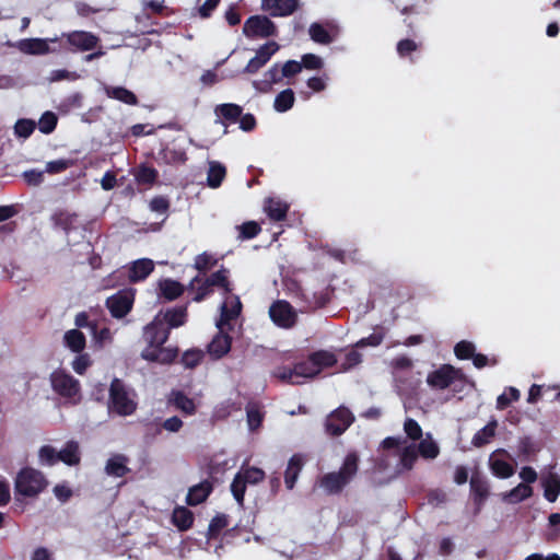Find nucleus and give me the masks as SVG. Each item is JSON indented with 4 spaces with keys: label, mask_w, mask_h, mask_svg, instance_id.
<instances>
[{
    "label": "nucleus",
    "mask_w": 560,
    "mask_h": 560,
    "mask_svg": "<svg viewBox=\"0 0 560 560\" xmlns=\"http://www.w3.org/2000/svg\"><path fill=\"white\" fill-rule=\"evenodd\" d=\"M359 455L350 452L346 455L338 471L327 472L319 479V486L327 494H339L355 477L359 470Z\"/></svg>",
    "instance_id": "obj_1"
},
{
    "label": "nucleus",
    "mask_w": 560,
    "mask_h": 560,
    "mask_svg": "<svg viewBox=\"0 0 560 560\" xmlns=\"http://www.w3.org/2000/svg\"><path fill=\"white\" fill-rule=\"evenodd\" d=\"M108 410L120 417L131 416L136 412L138 404L130 397V392L125 383L115 377L109 385Z\"/></svg>",
    "instance_id": "obj_2"
},
{
    "label": "nucleus",
    "mask_w": 560,
    "mask_h": 560,
    "mask_svg": "<svg viewBox=\"0 0 560 560\" xmlns=\"http://www.w3.org/2000/svg\"><path fill=\"white\" fill-rule=\"evenodd\" d=\"M47 487L45 476L31 467L21 469L15 478V492L24 497L33 498Z\"/></svg>",
    "instance_id": "obj_3"
},
{
    "label": "nucleus",
    "mask_w": 560,
    "mask_h": 560,
    "mask_svg": "<svg viewBox=\"0 0 560 560\" xmlns=\"http://www.w3.org/2000/svg\"><path fill=\"white\" fill-rule=\"evenodd\" d=\"M50 384L52 390L59 396L72 400L73 404L80 401V382L66 371H54L50 374Z\"/></svg>",
    "instance_id": "obj_4"
},
{
    "label": "nucleus",
    "mask_w": 560,
    "mask_h": 560,
    "mask_svg": "<svg viewBox=\"0 0 560 560\" xmlns=\"http://www.w3.org/2000/svg\"><path fill=\"white\" fill-rule=\"evenodd\" d=\"M213 288L222 289L224 294H230L232 292L231 282L229 280V270L226 268L221 267V269L207 277L196 289V294L192 300L195 302H202L213 293Z\"/></svg>",
    "instance_id": "obj_5"
},
{
    "label": "nucleus",
    "mask_w": 560,
    "mask_h": 560,
    "mask_svg": "<svg viewBox=\"0 0 560 560\" xmlns=\"http://www.w3.org/2000/svg\"><path fill=\"white\" fill-rule=\"evenodd\" d=\"M465 375L460 369L451 364H442L439 369L428 374L427 384L434 390H444L455 381H463Z\"/></svg>",
    "instance_id": "obj_6"
},
{
    "label": "nucleus",
    "mask_w": 560,
    "mask_h": 560,
    "mask_svg": "<svg viewBox=\"0 0 560 560\" xmlns=\"http://www.w3.org/2000/svg\"><path fill=\"white\" fill-rule=\"evenodd\" d=\"M135 295V289L126 288L108 296L105 301V306L109 311L112 317L120 319L127 316L132 310Z\"/></svg>",
    "instance_id": "obj_7"
},
{
    "label": "nucleus",
    "mask_w": 560,
    "mask_h": 560,
    "mask_svg": "<svg viewBox=\"0 0 560 560\" xmlns=\"http://www.w3.org/2000/svg\"><path fill=\"white\" fill-rule=\"evenodd\" d=\"M269 316L273 324L283 329H291L296 325L298 313L285 300H278L269 307Z\"/></svg>",
    "instance_id": "obj_8"
},
{
    "label": "nucleus",
    "mask_w": 560,
    "mask_h": 560,
    "mask_svg": "<svg viewBox=\"0 0 560 560\" xmlns=\"http://www.w3.org/2000/svg\"><path fill=\"white\" fill-rule=\"evenodd\" d=\"M243 33L248 38H266L277 34V26L266 15H253L245 21Z\"/></svg>",
    "instance_id": "obj_9"
},
{
    "label": "nucleus",
    "mask_w": 560,
    "mask_h": 560,
    "mask_svg": "<svg viewBox=\"0 0 560 560\" xmlns=\"http://www.w3.org/2000/svg\"><path fill=\"white\" fill-rule=\"evenodd\" d=\"M354 421L352 412L341 406L331 411L325 421L326 432L331 436L341 435Z\"/></svg>",
    "instance_id": "obj_10"
},
{
    "label": "nucleus",
    "mask_w": 560,
    "mask_h": 560,
    "mask_svg": "<svg viewBox=\"0 0 560 560\" xmlns=\"http://www.w3.org/2000/svg\"><path fill=\"white\" fill-rule=\"evenodd\" d=\"M470 495L475 505V513H479L490 495V483L479 472L472 474L469 480Z\"/></svg>",
    "instance_id": "obj_11"
},
{
    "label": "nucleus",
    "mask_w": 560,
    "mask_h": 560,
    "mask_svg": "<svg viewBox=\"0 0 560 560\" xmlns=\"http://www.w3.org/2000/svg\"><path fill=\"white\" fill-rule=\"evenodd\" d=\"M158 314L154 319L144 327V339L150 346H163L170 337L171 329Z\"/></svg>",
    "instance_id": "obj_12"
},
{
    "label": "nucleus",
    "mask_w": 560,
    "mask_h": 560,
    "mask_svg": "<svg viewBox=\"0 0 560 560\" xmlns=\"http://www.w3.org/2000/svg\"><path fill=\"white\" fill-rule=\"evenodd\" d=\"M62 37L66 38L70 46L74 47V50L80 51L93 50L100 42V38L96 35L86 31H72L70 33L62 34Z\"/></svg>",
    "instance_id": "obj_13"
},
{
    "label": "nucleus",
    "mask_w": 560,
    "mask_h": 560,
    "mask_svg": "<svg viewBox=\"0 0 560 560\" xmlns=\"http://www.w3.org/2000/svg\"><path fill=\"white\" fill-rule=\"evenodd\" d=\"M299 5V0H261V9L273 18L290 16Z\"/></svg>",
    "instance_id": "obj_14"
},
{
    "label": "nucleus",
    "mask_w": 560,
    "mask_h": 560,
    "mask_svg": "<svg viewBox=\"0 0 560 560\" xmlns=\"http://www.w3.org/2000/svg\"><path fill=\"white\" fill-rule=\"evenodd\" d=\"M278 48L279 46L276 42H269L260 46L256 51V56L244 68V72L250 74L258 72L270 60Z\"/></svg>",
    "instance_id": "obj_15"
},
{
    "label": "nucleus",
    "mask_w": 560,
    "mask_h": 560,
    "mask_svg": "<svg viewBox=\"0 0 560 560\" xmlns=\"http://www.w3.org/2000/svg\"><path fill=\"white\" fill-rule=\"evenodd\" d=\"M126 269L128 281L138 283L144 281L154 271V262L150 258H140L131 261Z\"/></svg>",
    "instance_id": "obj_16"
},
{
    "label": "nucleus",
    "mask_w": 560,
    "mask_h": 560,
    "mask_svg": "<svg viewBox=\"0 0 560 560\" xmlns=\"http://www.w3.org/2000/svg\"><path fill=\"white\" fill-rule=\"evenodd\" d=\"M497 455L506 456L508 452L503 448H499L491 454L489 458L491 472L500 479H508L512 477L515 472L514 466L504 459L498 458Z\"/></svg>",
    "instance_id": "obj_17"
},
{
    "label": "nucleus",
    "mask_w": 560,
    "mask_h": 560,
    "mask_svg": "<svg viewBox=\"0 0 560 560\" xmlns=\"http://www.w3.org/2000/svg\"><path fill=\"white\" fill-rule=\"evenodd\" d=\"M243 113V107L235 103H223L214 107L217 122L228 126L238 121Z\"/></svg>",
    "instance_id": "obj_18"
},
{
    "label": "nucleus",
    "mask_w": 560,
    "mask_h": 560,
    "mask_svg": "<svg viewBox=\"0 0 560 560\" xmlns=\"http://www.w3.org/2000/svg\"><path fill=\"white\" fill-rule=\"evenodd\" d=\"M305 464V457L298 453L292 455L284 471V483L288 490H292Z\"/></svg>",
    "instance_id": "obj_19"
},
{
    "label": "nucleus",
    "mask_w": 560,
    "mask_h": 560,
    "mask_svg": "<svg viewBox=\"0 0 560 560\" xmlns=\"http://www.w3.org/2000/svg\"><path fill=\"white\" fill-rule=\"evenodd\" d=\"M232 346V337L229 334L220 331L213 337L211 342L208 345V352L213 359L223 358Z\"/></svg>",
    "instance_id": "obj_20"
},
{
    "label": "nucleus",
    "mask_w": 560,
    "mask_h": 560,
    "mask_svg": "<svg viewBox=\"0 0 560 560\" xmlns=\"http://www.w3.org/2000/svg\"><path fill=\"white\" fill-rule=\"evenodd\" d=\"M48 42H57V38H25L19 42V49L27 55H46L50 52Z\"/></svg>",
    "instance_id": "obj_21"
},
{
    "label": "nucleus",
    "mask_w": 560,
    "mask_h": 560,
    "mask_svg": "<svg viewBox=\"0 0 560 560\" xmlns=\"http://www.w3.org/2000/svg\"><path fill=\"white\" fill-rule=\"evenodd\" d=\"M289 205L280 198L269 197L265 200L264 210L268 218L272 221L279 222L287 218Z\"/></svg>",
    "instance_id": "obj_22"
},
{
    "label": "nucleus",
    "mask_w": 560,
    "mask_h": 560,
    "mask_svg": "<svg viewBox=\"0 0 560 560\" xmlns=\"http://www.w3.org/2000/svg\"><path fill=\"white\" fill-rule=\"evenodd\" d=\"M212 482L209 480H203L200 483L189 488V491L186 497V503L190 506H196L205 502L212 492Z\"/></svg>",
    "instance_id": "obj_23"
},
{
    "label": "nucleus",
    "mask_w": 560,
    "mask_h": 560,
    "mask_svg": "<svg viewBox=\"0 0 560 560\" xmlns=\"http://www.w3.org/2000/svg\"><path fill=\"white\" fill-rule=\"evenodd\" d=\"M161 319L164 320V324L170 327V329L178 328L187 322V306L179 305L167 308Z\"/></svg>",
    "instance_id": "obj_24"
},
{
    "label": "nucleus",
    "mask_w": 560,
    "mask_h": 560,
    "mask_svg": "<svg viewBox=\"0 0 560 560\" xmlns=\"http://www.w3.org/2000/svg\"><path fill=\"white\" fill-rule=\"evenodd\" d=\"M51 221L55 228H59L69 234L72 230L77 229L78 214L67 210H58L51 215Z\"/></svg>",
    "instance_id": "obj_25"
},
{
    "label": "nucleus",
    "mask_w": 560,
    "mask_h": 560,
    "mask_svg": "<svg viewBox=\"0 0 560 560\" xmlns=\"http://www.w3.org/2000/svg\"><path fill=\"white\" fill-rule=\"evenodd\" d=\"M104 92L107 97L117 100L127 105L135 106L139 103L137 95L124 86L105 85Z\"/></svg>",
    "instance_id": "obj_26"
},
{
    "label": "nucleus",
    "mask_w": 560,
    "mask_h": 560,
    "mask_svg": "<svg viewBox=\"0 0 560 560\" xmlns=\"http://www.w3.org/2000/svg\"><path fill=\"white\" fill-rule=\"evenodd\" d=\"M540 482L544 489V498L548 502H556L560 494V477L555 472H549L541 478Z\"/></svg>",
    "instance_id": "obj_27"
},
{
    "label": "nucleus",
    "mask_w": 560,
    "mask_h": 560,
    "mask_svg": "<svg viewBox=\"0 0 560 560\" xmlns=\"http://www.w3.org/2000/svg\"><path fill=\"white\" fill-rule=\"evenodd\" d=\"M533 495V488L525 483H518L510 491L503 492L501 499L508 504H517Z\"/></svg>",
    "instance_id": "obj_28"
},
{
    "label": "nucleus",
    "mask_w": 560,
    "mask_h": 560,
    "mask_svg": "<svg viewBox=\"0 0 560 560\" xmlns=\"http://www.w3.org/2000/svg\"><path fill=\"white\" fill-rule=\"evenodd\" d=\"M170 402L178 410L187 416H192L196 412L195 400L188 397L182 390H173L171 393Z\"/></svg>",
    "instance_id": "obj_29"
},
{
    "label": "nucleus",
    "mask_w": 560,
    "mask_h": 560,
    "mask_svg": "<svg viewBox=\"0 0 560 560\" xmlns=\"http://www.w3.org/2000/svg\"><path fill=\"white\" fill-rule=\"evenodd\" d=\"M128 458L125 455L116 454L112 456L105 466V471L108 476L125 477L130 469L127 467Z\"/></svg>",
    "instance_id": "obj_30"
},
{
    "label": "nucleus",
    "mask_w": 560,
    "mask_h": 560,
    "mask_svg": "<svg viewBox=\"0 0 560 560\" xmlns=\"http://www.w3.org/2000/svg\"><path fill=\"white\" fill-rule=\"evenodd\" d=\"M159 156L167 165H182L188 160L187 153L183 148L166 147L159 152Z\"/></svg>",
    "instance_id": "obj_31"
},
{
    "label": "nucleus",
    "mask_w": 560,
    "mask_h": 560,
    "mask_svg": "<svg viewBox=\"0 0 560 560\" xmlns=\"http://www.w3.org/2000/svg\"><path fill=\"white\" fill-rule=\"evenodd\" d=\"M498 428V422L495 419L489 421L482 429L478 430L472 436L471 444L475 447H482L490 443V441L494 438Z\"/></svg>",
    "instance_id": "obj_32"
},
{
    "label": "nucleus",
    "mask_w": 560,
    "mask_h": 560,
    "mask_svg": "<svg viewBox=\"0 0 560 560\" xmlns=\"http://www.w3.org/2000/svg\"><path fill=\"white\" fill-rule=\"evenodd\" d=\"M160 295L167 301H174L184 293V285L173 279H164L159 283Z\"/></svg>",
    "instance_id": "obj_33"
},
{
    "label": "nucleus",
    "mask_w": 560,
    "mask_h": 560,
    "mask_svg": "<svg viewBox=\"0 0 560 560\" xmlns=\"http://www.w3.org/2000/svg\"><path fill=\"white\" fill-rule=\"evenodd\" d=\"M308 357L312 360L317 374H319L324 369L331 368L337 363L336 355L327 350L314 351Z\"/></svg>",
    "instance_id": "obj_34"
},
{
    "label": "nucleus",
    "mask_w": 560,
    "mask_h": 560,
    "mask_svg": "<svg viewBox=\"0 0 560 560\" xmlns=\"http://www.w3.org/2000/svg\"><path fill=\"white\" fill-rule=\"evenodd\" d=\"M331 295L332 289H330L329 287L313 292L311 298H307L305 294H303L307 303L306 307L311 311L325 307L331 301Z\"/></svg>",
    "instance_id": "obj_35"
},
{
    "label": "nucleus",
    "mask_w": 560,
    "mask_h": 560,
    "mask_svg": "<svg viewBox=\"0 0 560 560\" xmlns=\"http://www.w3.org/2000/svg\"><path fill=\"white\" fill-rule=\"evenodd\" d=\"M63 342L67 348L75 353H81L86 346L85 336L79 329H70L66 331L63 336Z\"/></svg>",
    "instance_id": "obj_36"
},
{
    "label": "nucleus",
    "mask_w": 560,
    "mask_h": 560,
    "mask_svg": "<svg viewBox=\"0 0 560 560\" xmlns=\"http://www.w3.org/2000/svg\"><path fill=\"white\" fill-rule=\"evenodd\" d=\"M172 522L179 530H188L194 524V514L185 506H177L173 511Z\"/></svg>",
    "instance_id": "obj_37"
},
{
    "label": "nucleus",
    "mask_w": 560,
    "mask_h": 560,
    "mask_svg": "<svg viewBox=\"0 0 560 560\" xmlns=\"http://www.w3.org/2000/svg\"><path fill=\"white\" fill-rule=\"evenodd\" d=\"M416 447L419 456L424 459H434L440 454V447L430 433H428L427 438L422 439Z\"/></svg>",
    "instance_id": "obj_38"
},
{
    "label": "nucleus",
    "mask_w": 560,
    "mask_h": 560,
    "mask_svg": "<svg viewBox=\"0 0 560 560\" xmlns=\"http://www.w3.org/2000/svg\"><path fill=\"white\" fill-rule=\"evenodd\" d=\"M226 176V168L219 162H211L208 170L207 184L211 188H219Z\"/></svg>",
    "instance_id": "obj_39"
},
{
    "label": "nucleus",
    "mask_w": 560,
    "mask_h": 560,
    "mask_svg": "<svg viewBox=\"0 0 560 560\" xmlns=\"http://www.w3.org/2000/svg\"><path fill=\"white\" fill-rule=\"evenodd\" d=\"M59 460L69 465L74 466L80 463L79 445L74 441H69L66 446L58 452Z\"/></svg>",
    "instance_id": "obj_40"
},
{
    "label": "nucleus",
    "mask_w": 560,
    "mask_h": 560,
    "mask_svg": "<svg viewBox=\"0 0 560 560\" xmlns=\"http://www.w3.org/2000/svg\"><path fill=\"white\" fill-rule=\"evenodd\" d=\"M295 95L292 89H285L277 94L273 108L278 113H285L294 105Z\"/></svg>",
    "instance_id": "obj_41"
},
{
    "label": "nucleus",
    "mask_w": 560,
    "mask_h": 560,
    "mask_svg": "<svg viewBox=\"0 0 560 560\" xmlns=\"http://www.w3.org/2000/svg\"><path fill=\"white\" fill-rule=\"evenodd\" d=\"M308 33L312 40L317 44L329 45L334 42V36L320 23H312Z\"/></svg>",
    "instance_id": "obj_42"
},
{
    "label": "nucleus",
    "mask_w": 560,
    "mask_h": 560,
    "mask_svg": "<svg viewBox=\"0 0 560 560\" xmlns=\"http://www.w3.org/2000/svg\"><path fill=\"white\" fill-rule=\"evenodd\" d=\"M293 374H295L296 380L301 381V384L303 380L313 378L318 375L310 357L307 360L294 364Z\"/></svg>",
    "instance_id": "obj_43"
},
{
    "label": "nucleus",
    "mask_w": 560,
    "mask_h": 560,
    "mask_svg": "<svg viewBox=\"0 0 560 560\" xmlns=\"http://www.w3.org/2000/svg\"><path fill=\"white\" fill-rule=\"evenodd\" d=\"M158 176V171L147 164H141L135 174L136 180L141 185H153Z\"/></svg>",
    "instance_id": "obj_44"
},
{
    "label": "nucleus",
    "mask_w": 560,
    "mask_h": 560,
    "mask_svg": "<svg viewBox=\"0 0 560 560\" xmlns=\"http://www.w3.org/2000/svg\"><path fill=\"white\" fill-rule=\"evenodd\" d=\"M419 453L415 444H409L402 448L399 456V463L405 470H411L418 459Z\"/></svg>",
    "instance_id": "obj_45"
},
{
    "label": "nucleus",
    "mask_w": 560,
    "mask_h": 560,
    "mask_svg": "<svg viewBox=\"0 0 560 560\" xmlns=\"http://www.w3.org/2000/svg\"><path fill=\"white\" fill-rule=\"evenodd\" d=\"M229 520L225 514L215 515L208 526V538H217L221 534V532L228 527Z\"/></svg>",
    "instance_id": "obj_46"
},
{
    "label": "nucleus",
    "mask_w": 560,
    "mask_h": 560,
    "mask_svg": "<svg viewBox=\"0 0 560 560\" xmlns=\"http://www.w3.org/2000/svg\"><path fill=\"white\" fill-rule=\"evenodd\" d=\"M385 335H386V329L382 326H377L370 336L360 339L357 342V347H361V348L368 347V346L377 347L384 340Z\"/></svg>",
    "instance_id": "obj_47"
},
{
    "label": "nucleus",
    "mask_w": 560,
    "mask_h": 560,
    "mask_svg": "<svg viewBox=\"0 0 560 560\" xmlns=\"http://www.w3.org/2000/svg\"><path fill=\"white\" fill-rule=\"evenodd\" d=\"M247 482L242 477L240 472H237L231 483V492L235 499V501L243 506L244 504V495L246 491Z\"/></svg>",
    "instance_id": "obj_48"
},
{
    "label": "nucleus",
    "mask_w": 560,
    "mask_h": 560,
    "mask_svg": "<svg viewBox=\"0 0 560 560\" xmlns=\"http://www.w3.org/2000/svg\"><path fill=\"white\" fill-rule=\"evenodd\" d=\"M205 354L199 349H189L180 358V363L187 369H194L199 365Z\"/></svg>",
    "instance_id": "obj_49"
},
{
    "label": "nucleus",
    "mask_w": 560,
    "mask_h": 560,
    "mask_svg": "<svg viewBox=\"0 0 560 560\" xmlns=\"http://www.w3.org/2000/svg\"><path fill=\"white\" fill-rule=\"evenodd\" d=\"M58 118L52 112H45L38 121V129L40 132L48 135L51 133L57 126Z\"/></svg>",
    "instance_id": "obj_50"
},
{
    "label": "nucleus",
    "mask_w": 560,
    "mask_h": 560,
    "mask_svg": "<svg viewBox=\"0 0 560 560\" xmlns=\"http://www.w3.org/2000/svg\"><path fill=\"white\" fill-rule=\"evenodd\" d=\"M218 264V260L207 252H203L196 256L194 267L199 272H207Z\"/></svg>",
    "instance_id": "obj_51"
},
{
    "label": "nucleus",
    "mask_w": 560,
    "mask_h": 560,
    "mask_svg": "<svg viewBox=\"0 0 560 560\" xmlns=\"http://www.w3.org/2000/svg\"><path fill=\"white\" fill-rule=\"evenodd\" d=\"M476 351V347L472 342L467 340H462L456 343L454 347V353L459 360H469L474 357Z\"/></svg>",
    "instance_id": "obj_52"
},
{
    "label": "nucleus",
    "mask_w": 560,
    "mask_h": 560,
    "mask_svg": "<svg viewBox=\"0 0 560 560\" xmlns=\"http://www.w3.org/2000/svg\"><path fill=\"white\" fill-rule=\"evenodd\" d=\"M241 312H242V304H237L236 310L231 311V308H229L228 302H224L221 305V316H220V320L218 323V327L220 329H222L223 325H226L231 320L236 319L240 316Z\"/></svg>",
    "instance_id": "obj_53"
},
{
    "label": "nucleus",
    "mask_w": 560,
    "mask_h": 560,
    "mask_svg": "<svg viewBox=\"0 0 560 560\" xmlns=\"http://www.w3.org/2000/svg\"><path fill=\"white\" fill-rule=\"evenodd\" d=\"M272 376L281 381L282 383L288 384H301L300 380H296L295 374H293V368L289 366H279L272 372Z\"/></svg>",
    "instance_id": "obj_54"
},
{
    "label": "nucleus",
    "mask_w": 560,
    "mask_h": 560,
    "mask_svg": "<svg viewBox=\"0 0 560 560\" xmlns=\"http://www.w3.org/2000/svg\"><path fill=\"white\" fill-rule=\"evenodd\" d=\"M35 121L26 118L19 119L14 125V132L20 138H28L35 130Z\"/></svg>",
    "instance_id": "obj_55"
},
{
    "label": "nucleus",
    "mask_w": 560,
    "mask_h": 560,
    "mask_svg": "<svg viewBox=\"0 0 560 560\" xmlns=\"http://www.w3.org/2000/svg\"><path fill=\"white\" fill-rule=\"evenodd\" d=\"M238 472L249 485H257L265 478V471L257 467L242 468Z\"/></svg>",
    "instance_id": "obj_56"
},
{
    "label": "nucleus",
    "mask_w": 560,
    "mask_h": 560,
    "mask_svg": "<svg viewBox=\"0 0 560 560\" xmlns=\"http://www.w3.org/2000/svg\"><path fill=\"white\" fill-rule=\"evenodd\" d=\"M421 44L410 38L400 39L397 43L396 50L399 57L405 58L411 55V52L418 50Z\"/></svg>",
    "instance_id": "obj_57"
},
{
    "label": "nucleus",
    "mask_w": 560,
    "mask_h": 560,
    "mask_svg": "<svg viewBox=\"0 0 560 560\" xmlns=\"http://www.w3.org/2000/svg\"><path fill=\"white\" fill-rule=\"evenodd\" d=\"M555 389L556 387L533 384L528 392L527 401L529 404H535L544 396L551 394Z\"/></svg>",
    "instance_id": "obj_58"
},
{
    "label": "nucleus",
    "mask_w": 560,
    "mask_h": 560,
    "mask_svg": "<svg viewBox=\"0 0 560 560\" xmlns=\"http://www.w3.org/2000/svg\"><path fill=\"white\" fill-rule=\"evenodd\" d=\"M404 431L406 435L412 441H419L422 438V428L412 418H407L404 422Z\"/></svg>",
    "instance_id": "obj_59"
},
{
    "label": "nucleus",
    "mask_w": 560,
    "mask_h": 560,
    "mask_svg": "<svg viewBox=\"0 0 560 560\" xmlns=\"http://www.w3.org/2000/svg\"><path fill=\"white\" fill-rule=\"evenodd\" d=\"M521 394L518 389L515 387H509V395L503 393L497 398V408L501 410L508 408L512 401L518 400Z\"/></svg>",
    "instance_id": "obj_60"
},
{
    "label": "nucleus",
    "mask_w": 560,
    "mask_h": 560,
    "mask_svg": "<svg viewBox=\"0 0 560 560\" xmlns=\"http://www.w3.org/2000/svg\"><path fill=\"white\" fill-rule=\"evenodd\" d=\"M261 231L260 225L255 221L244 222L240 228V236L243 240H252L256 237Z\"/></svg>",
    "instance_id": "obj_61"
},
{
    "label": "nucleus",
    "mask_w": 560,
    "mask_h": 560,
    "mask_svg": "<svg viewBox=\"0 0 560 560\" xmlns=\"http://www.w3.org/2000/svg\"><path fill=\"white\" fill-rule=\"evenodd\" d=\"M38 455L40 462L48 466H52L59 460L58 452L50 445L42 446Z\"/></svg>",
    "instance_id": "obj_62"
},
{
    "label": "nucleus",
    "mask_w": 560,
    "mask_h": 560,
    "mask_svg": "<svg viewBox=\"0 0 560 560\" xmlns=\"http://www.w3.org/2000/svg\"><path fill=\"white\" fill-rule=\"evenodd\" d=\"M518 455L528 457L537 451V447L530 436H523L517 444Z\"/></svg>",
    "instance_id": "obj_63"
},
{
    "label": "nucleus",
    "mask_w": 560,
    "mask_h": 560,
    "mask_svg": "<svg viewBox=\"0 0 560 560\" xmlns=\"http://www.w3.org/2000/svg\"><path fill=\"white\" fill-rule=\"evenodd\" d=\"M302 68L307 70H318L324 66L323 59L314 54H305L302 56Z\"/></svg>",
    "instance_id": "obj_64"
}]
</instances>
